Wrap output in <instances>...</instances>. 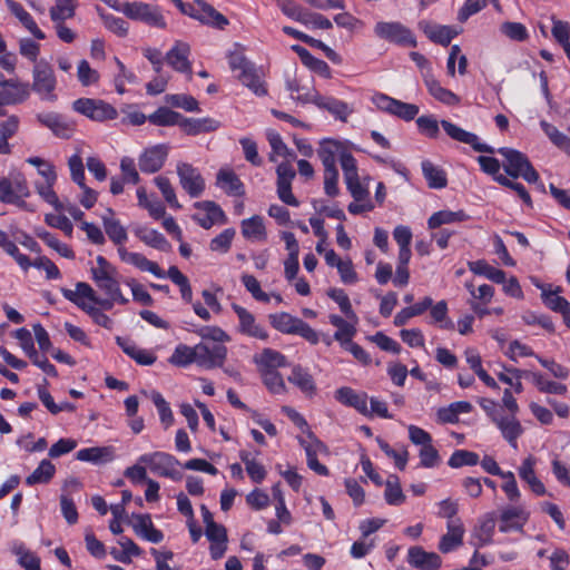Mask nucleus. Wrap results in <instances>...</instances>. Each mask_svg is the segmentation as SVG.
I'll return each instance as SVG.
<instances>
[{
	"label": "nucleus",
	"instance_id": "f257e3e1",
	"mask_svg": "<svg viewBox=\"0 0 570 570\" xmlns=\"http://www.w3.org/2000/svg\"><path fill=\"white\" fill-rule=\"evenodd\" d=\"M91 277L96 286L107 296L106 298H99L94 288L85 282H78L73 293H79L81 297L98 304L104 309H111L115 303L122 305L128 303V298L121 294L117 269L94 273Z\"/></svg>",
	"mask_w": 570,
	"mask_h": 570
},
{
	"label": "nucleus",
	"instance_id": "f03ea898",
	"mask_svg": "<svg viewBox=\"0 0 570 570\" xmlns=\"http://www.w3.org/2000/svg\"><path fill=\"white\" fill-rule=\"evenodd\" d=\"M30 196V189L26 177L18 173L11 177L0 179V202L13 204L21 209L31 210L24 198Z\"/></svg>",
	"mask_w": 570,
	"mask_h": 570
},
{
	"label": "nucleus",
	"instance_id": "7ed1b4c3",
	"mask_svg": "<svg viewBox=\"0 0 570 570\" xmlns=\"http://www.w3.org/2000/svg\"><path fill=\"white\" fill-rule=\"evenodd\" d=\"M498 151L505 159L503 168L509 176L513 178L522 177L528 183L539 181L538 171L533 168L524 154L508 147H502Z\"/></svg>",
	"mask_w": 570,
	"mask_h": 570
},
{
	"label": "nucleus",
	"instance_id": "20e7f679",
	"mask_svg": "<svg viewBox=\"0 0 570 570\" xmlns=\"http://www.w3.org/2000/svg\"><path fill=\"white\" fill-rule=\"evenodd\" d=\"M138 461L148 465L150 471L157 475L170 478L175 481L183 478L177 469L179 461L169 453L157 451L139 456Z\"/></svg>",
	"mask_w": 570,
	"mask_h": 570
},
{
	"label": "nucleus",
	"instance_id": "39448f33",
	"mask_svg": "<svg viewBox=\"0 0 570 570\" xmlns=\"http://www.w3.org/2000/svg\"><path fill=\"white\" fill-rule=\"evenodd\" d=\"M121 12L132 20H140L150 27L165 29L166 21L157 7L144 2H125Z\"/></svg>",
	"mask_w": 570,
	"mask_h": 570
},
{
	"label": "nucleus",
	"instance_id": "423d86ee",
	"mask_svg": "<svg viewBox=\"0 0 570 570\" xmlns=\"http://www.w3.org/2000/svg\"><path fill=\"white\" fill-rule=\"evenodd\" d=\"M295 99L302 104L312 102L344 122L347 121L348 116L353 112V109L346 102L333 97L322 96L316 91L298 95Z\"/></svg>",
	"mask_w": 570,
	"mask_h": 570
},
{
	"label": "nucleus",
	"instance_id": "0eeeda50",
	"mask_svg": "<svg viewBox=\"0 0 570 570\" xmlns=\"http://www.w3.org/2000/svg\"><path fill=\"white\" fill-rule=\"evenodd\" d=\"M72 108L94 121L112 120L118 115L116 108L100 99L79 98L73 101Z\"/></svg>",
	"mask_w": 570,
	"mask_h": 570
},
{
	"label": "nucleus",
	"instance_id": "6e6552de",
	"mask_svg": "<svg viewBox=\"0 0 570 570\" xmlns=\"http://www.w3.org/2000/svg\"><path fill=\"white\" fill-rule=\"evenodd\" d=\"M32 89L43 99L48 101H56L55 95L56 77L52 68L45 61L36 63L33 71Z\"/></svg>",
	"mask_w": 570,
	"mask_h": 570
},
{
	"label": "nucleus",
	"instance_id": "1a4fd4ad",
	"mask_svg": "<svg viewBox=\"0 0 570 570\" xmlns=\"http://www.w3.org/2000/svg\"><path fill=\"white\" fill-rule=\"evenodd\" d=\"M374 32L379 38L386 41L404 47H416V40L412 31L400 22H377Z\"/></svg>",
	"mask_w": 570,
	"mask_h": 570
},
{
	"label": "nucleus",
	"instance_id": "9d476101",
	"mask_svg": "<svg viewBox=\"0 0 570 570\" xmlns=\"http://www.w3.org/2000/svg\"><path fill=\"white\" fill-rule=\"evenodd\" d=\"M196 364L204 368H214L223 366L227 348L224 345L214 344L212 346L199 343L195 345Z\"/></svg>",
	"mask_w": 570,
	"mask_h": 570
},
{
	"label": "nucleus",
	"instance_id": "9b49d317",
	"mask_svg": "<svg viewBox=\"0 0 570 570\" xmlns=\"http://www.w3.org/2000/svg\"><path fill=\"white\" fill-rule=\"evenodd\" d=\"M179 183L186 193L191 197H199L205 189V180L199 170L190 164L181 163L177 165Z\"/></svg>",
	"mask_w": 570,
	"mask_h": 570
},
{
	"label": "nucleus",
	"instance_id": "f8f14e48",
	"mask_svg": "<svg viewBox=\"0 0 570 570\" xmlns=\"http://www.w3.org/2000/svg\"><path fill=\"white\" fill-rule=\"evenodd\" d=\"M190 46L184 41H176L166 53V62L176 71L186 73L188 80L193 77L191 62L189 61Z\"/></svg>",
	"mask_w": 570,
	"mask_h": 570
},
{
	"label": "nucleus",
	"instance_id": "ddd939ff",
	"mask_svg": "<svg viewBox=\"0 0 570 570\" xmlns=\"http://www.w3.org/2000/svg\"><path fill=\"white\" fill-rule=\"evenodd\" d=\"M440 124L449 137L456 141L470 145L475 151L489 154L494 151L492 147L481 144L475 134L466 131L448 120H441Z\"/></svg>",
	"mask_w": 570,
	"mask_h": 570
},
{
	"label": "nucleus",
	"instance_id": "4468645a",
	"mask_svg": "<svg viewBox=\"0 0 570 570\" xmlns=\"http://www.w3.org/2000/svg\"><path fill=\"white\" fill-rule=\"evenodd\" d=\"M38 121L49 128L55 136L69 139L75 132V124L57 112H43L37 116Z\"/></svg>",
	"mask_w": 570,
	"mask_h": 570
},
{
	"label": "nucleus",
	"instance_id": "2eb2a0df",
	"mask_svg": "<svg viewBox=\"0 0 570 570\" xmlns=\"http://www.w3.org/2000/svg\"><path fill=\"white\" fill-rule=\"evenodd\" d=\"M234 312L237 314L239 320V332L244 335L266 341L268 338L267 331L256 322L255 316L240 305H232Z\"/></svg>",
	"mask_w": 570,
	"mask_h": 570
},
{
	"label": "nucleus",
	"instance_id": "dca6fc26",
	"mask_svg": "<svg viewBox=\"0 0 570 570\" xmlns=\"http://www.w3.org/2000/svg\"><path fill=\"white\" fill-rule=\"evenodd\" d=\"M61 294L63 295V297L66 299L70 301L71 303L77 305L80 309L86 312L94 320V322L96 324H98L105 328H111V326H112L111 318L107 314H105L102 311H100L99 308L86 303V301H85L86 298L81 297L79 295V293H73L72 289L62 288Z\"/></svg>",
	"mask_w": 570,
	"mask_h": 570
},
{
	"label": "nucleus",
	"instance_id": "f3484780",
	"mask_svg": "<svg viewBox=\"0 0 570 570\" xmlns=\"http://www.w3.org/2000/svg\"><path fill=\"white\" fill-rule=\"evenodd\" d=\"M168 155L165 145H156L146 149L138 159L139 168L142 173L154 174L161 169Z\"/></svg>",
	"mask_w": 570,
	"mask_h": 570
},
{
	"label": "nucleus",
	"instance_id": "a211bd4d",
	"mask_svg": "<svg viewBox=\"0 0 570 570\" xmlns=\"http://www.w3.org/2000/svg\"><path fill=\"white\" fill-rule=\"evenodd\" d=\"M500 430L503 439L513 448H518V439L523 433V428L515 414H501L493 422Z\"/></svg>",
	"mask_w": 570,
	"mask_h": 570
},
{
	"label": "nucleus",
	"instance_id": "6ab92c4d",
	"mask_svg": "<svg viewBox=\"0 0 570 570\" xmlns=\"http://www.w3.org/2000/svg\"><path fill=\"white\" fill-rule=\"evenodd\" d=\"M0 86H2V89H0V104L4 106L20 104L29 97L28 83L16 80H0Z\"/></svg>",
	"mask_w": 570,
	"mask_h": 570
},
{
	"label": "nucleus",
	"instance_id": "aec40b11",
	"mask_svg": "<svg viewBox=\"0 0 570 570\" xmlns=\"http://www.w3.org/2000/svg\"><path fill=\"white\" fill-rule=\"evenodd\" d=\"M529 519V512L522 507H507L501 510L499 530L509 532L521 530Z\"/></svg>",
	"mask_w": 570,
	"mask_h": 570
},
{
	"label": "nucleus",
	"instance_id": "412c9836",
	"mask_svg": "<svg viewBox=\"0 0 570 570\" xmlns=\"http://www.w3.org/2000/svg\"><path fill=\"white\" fill-rule=\"evenodd\" d=\"M118 254L122 262L131 264L142 272H149L156 277H165V272L158 264L149 261L142 254L128 252L125 247H118Z\"/></svg>",
	"mask_w": 570,
	"mask_h": 570
},
{
	"label": "nucleus",
	"instance_id": "4be33fe9",
	"mask_svg": "<svg viewBox=\"0 0 570 570\" xmlns=\"http://www.w3.org/2000/svg\"><path fill=\"white\" fill-rule=\"evenodd\" d=\"M198 209L206 212V216L194 215L193 219L203 228L209 229L216 223H224L226 220L225 214L222 208L214 202L205 200L197 202L194 205Z\"/></svg>",
	"mask_w": 570,
	"mask_h": 570
},
{
	"label": "nucleus",
	"instance_id": "5701e85b",
	"mask_svg": "<svg viewBox=\"0 0 570 570\" xmlns=\"http://www.w3.org/2000/svg\"><path fill=\"white\" fill-rule=\"evenodd\" d=\"M195 8L197 11L195 19L199 22L219 29H224L228 24L227 18L204 0H195Z\"/></svg>",
	"mask_w": 570,
	"mask_h": 570
},
{
	"label": "nucleus",
	"instance_id": "b1692460",
	"mask_svg": "<svg viewBox=\"0 0 570 570\" xmlns=\"http://www.w3.org/2000/svg\"><path fill=\"white\" fill-rule=\"evenodd\" d=\"M179 127L185 134L196 136L204 132H212L220 127V122L214 118H186L181 115Z\"/></svg>",
	"mask_w": 570,
	"mask_h": 570
},
{
	"label": "nucleus",
	"instance_id": "393cba45",
	"mask_svg": "<svg viewBox=\"0 0 570 570\" xmlns=\"http://www.w3.org/2000/svg\"><path fill=\"white\" fill-rule=\"evenodd\" d=\"M409 562L421 570H438L441 567V558L434 552H426L420 547L409 550Z\"/></svg>",
	"mask_w": 570,
	"mask_h": 570
},
{
	"label": "nucleus",
	"instance_id": "a878e982",
	"mask_svg": "<svg viewBox=\"0 0 570 570\" xmlns=\"http://www.w3.org/2000/svg\"><path fill=\"white\" fill-rule=\"evenodd\" d=\"M115 212L111 208L106 209V214L101 216L104 228L109 239L118 247H124V243L128 238L126 228L115 217Z\"/></svg>",
	"mask_w": 570,
	"mask_h": 570
},
{
	"label": "nucleus",
	"instance_id": "bb28decb",
	"mask_svg": "<svg viewBox=\"0 0 570 570\" xmlns=\"http://www.w3.org/2000/svg\"><path fill=\"white\" fill-rule=\"evenodd\" d=\"M464 528L460 520L448 523V532L441 538L439 549L448 553L462 544Z\"/></svg>",
	"mask_w": 570,
	"mask_h": 570
},
{
	"label": "nucleus",
	"instance_id": "cd10ccee",
	"mask_svg": "<svg viewBox=\"0 0 570 570\" xmlns=\"http://www.w3.org/2000/svg\"><path fill=\"white\" fill-rule=\"evenodd\" d=\"M335 399L342 404L348 405L357 410L360 413L367 415V395L365 393H356L351 387H340L335 392Z\"/></svg>",
	"mask_w": 570,
	"mask_h": 570
},
{
	"label": "nucleus",
	"instance_id": "c85d7f7f",
	"mask_svg": "<svg viewBox=\"0 0 570 570\" xmlns=\"http://www.w3.org/2000/svg\"><path fill=\"white\" fill-rule=\"evenodd\" d=\"M134 519L132 527L136 534L153 543H159L163 540V532L154 527L149 514H137L134 515Z\"/></svg>",
	"mask_w": 570,
	"mask_h": 570
},
{
	"label": "nucleus",
	"instance_id": "c756f323",
	"mask_svg": "<svg viewBox=\"0 0 570 570\" xmlns=\"http://www.w3.org/2000/svg\"><path fill=\"white\" fill-rule=\"evenodd\" d=\"M216 184L230 196H243L245 194L243 183L230 169H220L217 173Z\"/></svg>",
	"mask_w": 570,
	"mask_h": 570
},
{
	"label": "nucleus",
	"instance_id": "7c9ffc66",
	"mask_svg": "<svg viewBox=\"0 0 570 570\" xmlns=\"http://www.w3.org/2000/svg\"><path fill=\"white\" fill-rule=\"evenodd\" d=\"M287 380L289 383L297 386L307 396H312L316 393V385L313 376L301 365H295L292 368V373Z\"/></svg>",
	"mask_w": 570,
	"mask_h": 570
},
{
	"label": "nucleus",
	"instance_id": "2f4dec72",
	"mask_svg": "<svg viewBox=\"0 0 570 570\" xmlns=\"http://www.w3.org/2000/svg\"><path fill=\"white\" fill-rule=\"evenodd\" d=\"M534 464L535 459L533 456L524 459L519 468V475L529 484L537 495H543L546 493V488L544 484L535 476Z\"/></svg>",
	"mask_w": 570,
	"mask_h": 570
},
{
	"label": "nucleus",
	"instance_id": "473e14b6",
	"mask_svg": "<svg viewBox=\"0 0 570 570\" xmlns=\"http://www.w3.org/2000/svg\"><path fill=\"white\" fill-rule=\"evenodd\" d=\"M328 320L333 326L337 327L333 338L337 341L341 346H346V343L356 334L355 323H350L336 314H331Z\"/></svg>",
	"mask_w": 570,
	"mask_h": 570
},
{
	"label": "nucleus",
	"instance_id": "72a5a7b5",
	"mask_svg": "<svg viewBox=\"0 0 570 570\" xmlns=\"http://www.w3.org/2000/svg\"><path fill=\"white\" fill-rule=\"evenodd\" d=\"M238 79L240 82L249 88L257 96H265L267 94V88L265 82L263 81V76L255 68V66H250L245 69L243 72H239Z\"/></svg>",
	"mask_w": 570,
	"mask_h": 570
},
{
	"label": "nucleus",
	"instance_id": "f704fd0d",
	"mask_svg": "<svg viewBox=\"0 0 570 570\" xmlns=\"http://www.w3.org/2000/svg\"><path fill=\"white\" fill-rule=\"evenodd\" d=\"M114 455L115 451L111 446H95L79 450L76 456L79 461L104 463L111 461Z\"/></svg>",
	"mask_w": 570,
	"mask_h": 570
},
{
	"label": "nucleus",
	"instance_id": "c9c22d12",
	"mask_svg": "<svg viewBox=\"0 0 570 570\" xmlns=\"http://www.w3.org/2000/svg\"><path fill=\"white\" fill-rule=\"evenodd\" d=\"M469 216L464 210H440L430 216L428 219V226L430 229H436L442 225L464 222Z\"/></svg>",
	"mask_w": 570,
	"mask_h": 570
},
{
	"label": "nucleus",
	"instance_id": "e433bc0d",
	"mask_svg": "<svg viewBox=\"0 0 570 570\" xmlns=\"http://www.w3.org/2000/svg\"><path fill=\"white\" fill-rule=\"evenodd\" d=\"M254 361L259 366V371L266 368L276 370L287 364L286 357L272 348H264L261 354L255 355Z\"/></svg>",
	"mask_w": 570,
	"mask_h": 570
},
{
	"label": "nucleus",
	"instance_id": "4c0bfd02",
	"mask_svg": "<svg viewBox=\"0 0 570 570\" xmlns=\"http://www.w3.org/2000/svg\"><path fill=\"white\" fill-rule=\"evenodd\" d=\"M242 234L245 238L250 240H264L266 238V230L263 218L258 215L242 222Z\"/></svg>",
	"mask_w": 570,
	"mask_h": 570
},
{
	"label": "nucleus",
	"instance_id": "58836bf2",
	"mask_svg": "<svg viewBox=\"0 0 570 570\" xmlns=\"http://www.w3.org/2000/svg\"><path fill=\"white\" fill-rule=\"evenodd\" d=\"M268 318L271 325L284 334H294L301 322V318L295 317L286 312L271 314Z\"/></svg>",
	"mask_w": 570,
	"mask_h": 570
},
{
	"label": "nucleus",
	"instance_id": "ea45409f",
	"mask_svg": "<svg viewBox=\"0 0 570 570\" xmlns=\"http://www.w3.org/2000/svg\"><path fill=\"white\" fill-rule=\"evenodd\" d=\"M433 299L429 296L424 297L421 302L401 309L394 317L395 326H403L407 321L414 316L423 314L432 306Z\"/></svg>",
	"mask_w": 570,
	"mask_h": 570
},
{
	"label": "nucleus",
	"instance_id": "a19ab883",
	"mask_svg": "<svg viewBox=\"0 0 570 570\" xmlns=\"http://www.w3.org/2000/svg\"><path fill=\"white\" fill-rule=\"evenodd\" d=\"M136 236L144 242L146 245L154 247L156 249L167 252L170 248L169 243L164 237L163 234H160L156 229H149L146 227H141L136 229Z\"/></svg>",
	"mask_w": 570,
	"mask_h": 570
},
{
	"label": "nucleus",
	"instance_id": "79ce46f5",
	"mask_svg": "<svg viewBox=\"0 0 570 570\" xmlns=\"http://www.w3.org/2000/svg\"><path fill=\"white\" fill-rule=\"evenodd\" d=\"M77 2L75 0H56L50 8V18L55 23L65 22L67 19L75 17Z\"/></svg>",
	"mask_w": 570,
	"mask_h": 570
},
{
	"label": "nucleus",
	"instance_id": "37998d69",
	"mask_svg": "<svg viewBox=\"0 0 570 570\" xmlns=\"http://www.w3.org/2000/svg\"><path fill=\"white\" fill-rule=\"evenodd\" d=\"M469 268L476 275H483L494 283H504L505 273L502 269L495 268L483 259L469 263Z\"/></svg>",
	"mask_w": 570,
	"mask_h": 570
},
{
	"label": "nucleus",
	"instance_id": "c03bdc74",
	"mask_svg": "<svg viewBox=\"0 0 570 570\" xmlns=\"http://www.w3.org/2000/svg\"><path fill=\"white\" fill-rule=\"evenodd\" d=\"M422 171L430 188L440 189L446 186L448 179L444 170L433 165L430 160L422 163Z\"/></svg>",
	"mask_w": 570,
	"mask_h": 570
},
{
	"label": "nucleus",
	"instance_id": "a18cd8bd",
	"mask_svg": "<svg viewBox=\"0 0 570 570\" xmlns=\"http://www.w3.org/2000/svg\"><path fill=\"white\" fill-rule=\"evenodd\" d=\"M56 468L49 460H42L38 468L26 478L27 485L48 483L55 475Z\"/></svg>",
	"mask_w": 570,
	"mask_h": 570
},
{
	"label": "nucleus",
	"instance_id": "49530a36",
	"mask_svg": "<svg viewBox=\"0 0 570 570\" xmlns=\"http://www.w3.org/2000/svg\"><path fill=\"white\" fill-rule=\"evenodd\" d=\"M19 118L10 116L0 124V155H8L11 151L8 140L18 131Z\"/></svg>",
	"mask_w": 570,
	"mask_h": 570
},
{
	"label": "nucleus",
	"instance_id": "de8ad7c7",
	"mask_svg": "<svg viewBox=\"0 0 570 570\" xmlns=\"http://www.w3.org/2000/svg\"><path fill=\"white\" fill-rule=\"evenodd\" d=\"M341 149V145L334 140H325L321 144L317 150L318 157L322 160L324 170H335L336 155Z\"/></svg>",
	"mask_w": 570,
	"mask_h": 570
},
{
	"label": "nucleus",
	"instance_id": "09e8293b",
	"mask_svg": "<svg viewBox=\"0 0 570 570\" xmlns=\"http://www.w3.org/2000/svg\"><path fill=\"white\" fill-rule=\"evenodd\" d=\"M429 92L439 101L448 105L454 106L460 102L459 96H456L451 90L443 88L436 80L426 79L425 80Z\"/></svg>",
	"mask_w": 570,
	"mask_h": 570
},
{
	"label": "nucleus",
	"instance_id": "8fccbe9b",
	"mask_svg": "<svg viewBox=\"0 0 570 570\" xmlns=\"http://www.w3.org/2000/svg\"><path fill=\"white\" fill-rule=\"evenodd\" d=\"M181 115L167 107H160L148 116V120L156 126H174L180 122Z\"/></svg>",
	"mask_w": 570,
	"mask_h": 570
},
{
	"label": "nucleus",
	"instance_id": "3c124183",
	"mask_svg": "<svg viewBox=\"0 0 570 570\" xmlns=\"http://www.w3.org/2000/svg\"><path fill=\"white\" fill-rule=\"evenodd\" d=\"M326 294L338 304L341 312L344 313L350 321L354 323L357 322V316L352 308L351 301L342 288H330Z\"/></svg>",
	"mask_w": 570,
	"mask_h": 570
},
{
	"label": "nucleus",
	"instance_id": "603ef678",
	"mask_svg": "<svg viewBox=\"0 0 570 570\" xmlns=\"http://www.w3.org/2000/svg\"><path fill=\"white\" fill-rule=\"evenodd\" d=\"M261 374L263 382L269 392L273 394H284L287 392L283 376L276 370H261Z\"/></svg>",
	"mask_w": 570,
	"mask_h": 570
},
{
	"label": "nucleus",
	"instance_id": "864d4df0",
	"mask_svg": "<svg viewBox=\"0 0 570 570\" xmlns=\"http://www.w3.org/2000/svg\"><path fill=\"white\" fill-rule=\"evenodd\" d=\"M384 498L391 505H400L405 501V495L401 489L399 478L390 475L385 483Z\"/></svg>",
	"mask_w": 570,
	"mask_h": 570
},
{
	"label": "nucleus",
	"instance_id": "5fc2aeb1",
	"mask_svg": "<svg viewBox=\"0 0 570 570\" xmlns=\"http://www.w3.org/2000/svg\"><path fill=\"white\" fill-rule=\"evenodd\" d=\"M11 10L20 22L39 40L45 39V33L38 28L33 18L26 11L21 4L17 2L11 3Z\"/></svg>",
	"mask_w": 570,
	"mask_h": 570
},
{
	"label": "nucleus",
	"instance_id": "6e6d98bb",
	"mask_svg": "<svg viewBox=\"0 0 570 570\" xmlns=\"http://www.w3.org/2000/svg\"><path fill=\"white\" fill-rule=\"evenodd\" d=\"M297 440L304 448L307 458L317 456L318 453H328L327 446L309 430L306 431V438L298 436Z\"/></svg>",
	"mask_w": 570,
	"mask_h": 570
},
{
	"label": "nucleus",
	"instance_id": "4d7b16f0",
	"mask_svg": "<svg viewBox=\"0 0 570 570\" xmlns=\"http://www.w3.org/2000/svg\"><path fill=\"white\" fill-rule=\"evenodd\" d=\"M561 292L560 287H558L556 291H547L542 288V301L543 303L552 311L554 312H567V309H570V303L562 296L559 295Z\"/></svg>",
	"mask_w": 570,
	"mask_h": 570
},
{
	"label": "nucleus",
	"instance_id": "13d9d810",
	"mask_svg": "<svg viewBox=\"0 0 570 570\" xmlns=\"http://www.w3.org/2000/svg\"><path fill=\"white\" fill-rule=\"evenodd\" d=\"M169 363L181 367L196 363L195 346L190 347L185 344L177 345L169 357Z\"/></svg>",
	"mask_w": 570,
	"mask_h": 570
},
{
	"label": "nucleus",
	"instance_id": "bf43d9fd",
	"mask_svg": "<svg viewBox=\"0 0 570 570\" xmlns=\"http://www.w3.org/2000/svg\"><path fill=\"white\" fill-rule=\"evenodd\" d=\"M429 39L442 46H449L456 31L448 26H433L425 29Z\"/></svg>",
	"mask_w": 570,
	"mask_h": 570
},
{
	"label": "nucleus",
	"instance_id": "052dcab7",
	"mask_svg": "<svg viewBox=\"0 0 570 570\" xmlns=\"http://www.w3.org/2000/svg\"><path fill=\"white\" fill-rule=\"evenodd\" d=\"M448 463L453 469L464 465L473 466L479 463V455L472 451L456 450L452 453Z\"/></svg>",
	"mask_w": 570,
	"mask_h": 570
},
{
	"label": "nucleus",
	"instance_id": "680f3d73",
	"mask_svg": "<svg viewBox=\"0 0 570 570\" xmlns=\"http://www.w3.org/2000/svg\"><path fill=\"white\" fill-rule=\"evenodd\" d=\"M37 236L61 256L70 259L75 258L73 250L68 245L60 243L51 233L47 230H38Z\"/></svg>",
	"mask_w": 570,
	"mask_h": 570
},
{
	"label": "nucleus",
	"instance_id": "e2e57ef3",
	"mask_svg": "<svg viewBox=\"0 0 570 570\" xmlns=\"http://www.w3.org/2000/svg\"><path fill=\"white\" fill-rule=\"evenodd\" d=\"M13 552L19 557L18 562L24 570H41L40 559L22 544L14 547Z\"/></svg>",
	"mask_w": 570,
	"mask_h": 570
},
{
	"label": "nucleus",
	"instance_id": "0e129e2a",
	"mask_svg": "<svg viewBox=\"0 0 570 570\" xmlns=\"http://www.w3.org/2000/svg\"><path fill=\"white\" fill-rule=\"evenodd\" d=\"M165 100L167 104H169L173 107L183 108L186 111H198V101L189 96L184 94H175V95H167L165 97Z\"/></svg>",
	"mask_w": 570,
	"mask_h": 570
},
{
	"label": "nucleus",
	"instance_id": "69168bd1",
	"mask_svg": "<svg viewBox=\"0 0 570 570\" xmlns=\"http://www.w3.org/2000/svg\"><path fill=\"white\" fill-rule=\"evenodd\" d=\"M97 10L106 28L120 37H125L127 35L128 23L124 19L107 14L100 8H97Z\"/></svg>",
	"mask_w": 570,
	"mask_h": 570
},
{
	"label": "nucleus",
	"instance_id": "338daca9",
	"mask_svg": "<svg viewBox=\"0 0 570 570\" xmlns=\"http://www.w3.org/2000/svg\"><path fill=\"white\" fill-rule=\"evenodd\" d=\"M242 283L256 301L264 303H268L271 301V296L262 291L261 284L255 276L243 274Z\"/></svg>",
	"mask_w": 570,
	"mask_h": 570
},
{
	"label": "nucleus",
	"instance_id": "774afa93",
	"mask_svg": "<svg viewBox=\"0 0 570 570\" xmlns=\"http://www.w3.org/2000/svg\"><path fill=\"white\" fill-rule=\"evenodd\" d=\"M156 186L161 191L165 200L173 208H180V204L177 200L175 189L173 185L170 184L169 179L164 176H158L154 179Z\"/></svg>",
	"mask_w": 570,
	"mask_h": 570
}]
</instances>
